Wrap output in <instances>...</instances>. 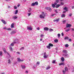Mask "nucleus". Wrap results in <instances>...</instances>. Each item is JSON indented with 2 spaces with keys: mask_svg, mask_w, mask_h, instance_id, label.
I'll return each mask as SVG.
<instances>
[{
  "mask_svg": "<svg viewBox=\"0 0 74 74\" xmlns=\"http://www.w3.org/2000/svg\"><path fill=\"white\" fill-rule=\"evenodd\" d=\"M63 56L65 58H69V55H68L67 54H63Z\"/></svg>",
  "mask_w": 74,
  "mask_h": 74,
  "instance_id": "nucleus-1",
  "label": "nucleus"
},
{
  "mask_svg": "<svg viewBox=\"0 0 74 74\" xmlns=\"http://www.w3.org/2000/svg\"><path fill=\"white\" fill-rule=\"evenodd\" d=\"M71 26V25L70 24H66V27H70Z\"/></svg>",
  "mask_w": 74,
  "mask_h": 74,
  "instance_id": "nucleus-2",
  "label": "nucleus"
},
{
  "mask_svg": "<svg viewBox=\"0 0 74 74\" xmlns=\"http://www.w3.org/2000/svg\"><path fill=\"white\" fill-rule=\"evenodd\" d=\"M1 21L3 23V24H4V25H6L7 24V22L5 21L4 20L2 19L1 20Z\"/></svg>",
  "mask_w": 74,
  "mask_h": 74,
  "instance_id": "nucleus-3",
  "label": "nucleus"
},
{
  "mask_svg": "<svg viewBox=\"0 0 74 74\" xmlns=\"http://www.w3.org/2000/svg\"><path fill=\"white\" fill-rule=\"evenodd\" d=\"M27 30H32V27H30L29 26H27Z\"/></svg>",
  "mask_w": 74,
  "mask_h": 74,
  "instance_id": "nucleus-4",
  "label": "nucleus"
},
{
  "mask_svg": "<svg viewBox=\"0 0 74 74\" xmlns=\"http://www.w3.org/2000/svg\"><path fill=\"white\" fill-rule=\"evenodd\" d=\"M44 30H45L46 31H48L49 30V28L48 27H45L43 29Z\"/></svg>",
  "mask_w": 74,
  "mask_h": 74,
  "instance_id": "nucleus-5",
  "label": "nucleus"
},
{
  "mask_svg": "<svg viewBox=\"0 0 74 74\" xmlns=\"http://www.w3.org/2000/svg\"><path fill=\"white\" fill-rule=\"evenodd\" d=\"M46 9L47 10H48L49 11H51V8H50L47 7L46 8Z\"/></svg>",
  "mask_w": 74,
  "mask_h": 74,
  "instance_id": "nucleus-6",
  "label": "nucleus"
},
{
  "mask_svg": "<svg viewBox=\"0 0 74 74\" xmlns=\"http://www.w3.org/2000/svg\"><path fill=\"white\" fill-rule=\"evenodd\" d=\"M15 41L16 42V43H17V44L19 43V40L18 39H16V40H14V42H15Z\"/></svg>",
  "mask_w": 74,
  "mask_h": 74,
  "instance_id": "nucleus-7",
  "label": "nucleus"
},
{
  "mask_svg": "<svg viewBox=\"0 0 74 74\" xmlns=\"http://www.w3.org/2000/svg\"><path fill=\"white\" fill-rule=\"evenodd\" d=\"M14 24L15 23H13L11 25V28H14Z\"/></svg>",
  "mask_w": 74,
  "mask_h": 74,
  "instance_id": "nucleus-8",
  "label": "nucleus"
},
{
  "mask_svg": "<svg viewBox=\"0 0 74 74\" xmlns=\"http://www.w3.org/2000/svg\"><path fill=\"white\" fill-rule=\"evenodd\" d=\"M16 42L15 41L14 42L11 44L10 45L11 46H14V44H16Z\"/></svg>",
  "mask_w": 74,
  "mask_h": 74,
  "instance_id": "nucleus-9",
  "label": "nucleus"
},
{
  "mask_svg": "<svg viewBox=\"0 0 74 74\" xmlns=\"http://www.w3.org/2000/svg\"><path fill=\"white\" fill-rule=\"evenodd\" d=\"M21 67H22V69H25L26 68V66L25 65H21Z\"/></svg>",
  "mask_w": 74,
  "mask_h": 74,
  "instance_id": "nucleus-10",
  "label": "nucleus"
},
{
  "mask_svg": "<svg viewBox=\"0 0 74 74\" xmlns=\"http://www.w3.org/2000/svg\"><path fill=\"white\" fill-rule=\"evenodd\" d=\"M64 53H68V52H67V51L66 50H63L62 51Z\"/></svg>",
  "mask_w": 74,
  "mask_h": 74,
  "instance_id": "nucleus-11",
  "label": "nucleus"
},
{
  "mask_svg": "<svg viewBox=\"0 0 74 74\" xmlns=\"http://www.w3.org/2000/svg\"><path fill=\"white\" fill-rule=\"evenodd\" d=\"M40 18H45L44 17V16H43L42 15H40Z\"/></svg>",
  "mask_w": 74,
  "mask_h": 74,
  "instance_id": "nucleus-12",
  "label": "nucleus"
},
{
  "mask_svg": "<svg viewBox=\"0 0 74 74\" xmlns=\"http://www.w3.org/2000/svg\"><path fill=\"white\" fill-rule=\"evenodd\" d=\"M17 18H18V17L17 16H13V17L12 19L15 20V19H17Z\"/></svg>",
  "mask_w": 74,
  "mask_h": 74,
  "instance_id": "nucleus-13",
  "label": "nucleus"
},
{
  "mask_svg": "<svg viewBox=\"0 0 74 74\" xmlns=\"http://www.w3.org/2000/svg\"><path fill=\"white\" fill-rule=\"evenodd\" d=\"M49 46H50V47H53V45L52 43H49Z\"/></svg>",
  "mask_w": 74,
  "mask_h": 74,
  "instance_id": "nucleus-14",
  "label": "nucleus"
},
{
  "mask_svg": "<svg viewBox=\"0 0 74 74\" xmlns=\"http://www.w3.org/2000/svg\"><path fill=\"white\" fill-rule=\"evenodd\" d=\"M34 3L35 4V5H38V2L36 1Z\"/></svg>",
  "mask_w": 74,
  "mask_h": 74,
  "instance_id": "nucleus-15",
  "label": "nucleus"
},
{
  "mask_svg": "<svg viewBox=\"0 0 74 74\" xmlns=\"http://www.w3.org/2000/svg\"><path fill=\"white\" fill-rule=\"evenodd\" d=\"M8 64H11V60L10 59H9L8 60Z\"/></svg>",
  "mask_w": 74,
  "mask_h": 74,
  "instance_id": "nucleus-16",
  "label": "nucleus"
},
{
  "mask_svg": "<svg viewBox=\"0 0 74 74\" xmlns=\"http://www.w3.org/2000/svg\"><path fill=\"white\" fill-rule=\"evenodd\" d=\"M68 69H68L67 67H65V71H68Z\"/></svg>",
  "mask_w": 74,
  "mask_h": 74,
  "instance_id": "nucleus-17",
  "label": "nucleus"
},
{
  "mask_svg": "<svg viewBox=\"0 0 74 74\" xmlns=\"http://www.w3.org/2000/svg\"><path fill=\"white\" fill-rule=\"evenodd\" d=\"M61 60L62 62H64V58L63 57H62L61 59Z\"/></svg>",
  "mask_w": 74,
  "mask_h": 74,
  "instance_id": "nucleus-18",
  "label": "nucleus"
},
{
  "mask_svg": "<svg viewBox=\"0 0 74 74\" xmlns=\"http://www.w3.org/2000/svg\"><path fill=\"white\" fill-rule=\"evenodd\" d=\"M18 10H16L14 13L15 15H16V14H18Z\"/></svg>",
  "mask_w": 74,
  "mask_h": 74,
  "instance_id": "nucleus-19",
  "label": "nucleus"
},
{
  "mask_svg": "<svg viewBox=\"0 0 74 74\" xmlns=\"http://www.w3.org/2000/svg\"><path fill=\"white\" fill-rule=\"evenodd\" d=\"M16 33V31H13L11 33V34H14V33Z\"/></svg>",
  "mask_w": 74,
  "mask_h": 74,
  "instance_id": "nucleus-20",
  "label": "nucleus"
},
{
  "mask_svg": "<svg viewBox=\"0 0 74 74\" xmlns=\"http://www.w3.org/2000/svg\"><path fill=\"white\" fill-rule=\"evenodd\" d=\"M64 10H65L66 11H68V10L67 9V8L66 7H65L64 8Z\"/></svg>",
  "mask_w": 74,
  "mask_h": 74,
  "instance_id": "nucleus-21",
  "label": "nucleus"
},
{
  "mask_svg": "<svg viewBox=\"0 0 74 74\" xmlns=\"http://www.w3.org/2000/svg\"><path fill=\"white\" fill-rule=\"evenodd\" d=\"M65 16L66 15H65V14H63L61 15L62 18H65Z\"/></svg>",
  "mask_w": 74,
  "mask_h": 74,
  "instance_id": "nucleus-22",
  "label": "nucleus"
},
{
  "mask_svg": "<svg viewBox=\"0 0 74 74\" xmlns=\"http://www.w3.org/2000/svg\"><path fill=\"white\" fill-rule=\"evenodd\" d=\"M69 45L68 44H66L65 45V47L66 48H68V47H69Z\"/></svg>",
  "mask_w": 74,
  "mask_h": 74,
  "instance_id": "nucleus-23",
  "label": "nucleus"
},
{
  "mask_svg": "<svg viewBox=\"0 0 74 74\" xmlns=\"http://www.w3.org/2000/svg\"><path fill=\"white\" fill-rule=\"evenodd\" d=\"M8 28H7V27H4L3 28V29H4V30H7Z\"/></svg>",
  "mask_w": 74,
  "mask_h": 74,
  "instance_id": "nucleus-24",
  "label": "nucleus"
},
{
  "mask_svg": "<svg viewBox=\"0 0 74 74\" xmlns=\"http://www.w3.org/2000/svg\"><path fill=\"white\" fill-rule=\"evenodd\" d=\"M64 40H69V37L66 36L64 38Z\"/></svg>",
  "mask_w": 74,
  "mask_h": 74,
  "instance_id": "nucleus-25",
  "label": "nucleus"
},
{
  "mask_svg": "<svg viewBox=\"0 0 74 74\" xmlns=\"http://www.w3.org/2000/svg\"><path fill=\"white\" fill-rule=\"evenodd\" d=\"M24 47H22L21 48H20L19 49V50L20 51H21L22 50H23V49H24Z\"/></svg>",
  "mask_w": 74,
  "mask_h": 74,
  "instance_id": "nucleus-26",
  "label": "nucleus"
},
{
  "mask_svg": "<svg viewBox=\"0 0 74 74\" xmlns=\"http://www.w3.org/2000/svg\"><path fill=\"white\" fill-rule=\"evenodd\" d=\"M17 59L18 60V62H21V59H20V58H17Z\"/></svg>",
  "mask_w": 74,
  "mask_h": 74,
  "instance_id": "nucleus-27",
  "label": "nucleus"
},
{
  "mask_svg": "<svg viewBox=\"0 0 74 74\" xmlns=\"http://www.w3.org/2000/svg\"><path fill=\"white\" fill-rule=\"evenodd\" d=\"M3 51H4V53H6V49H5L3 48Z\"/></svg>",
  "mask_w": 74,
  "mask_h": 74,
  "instance_id": "nucleus-28",
  "label": "nucleus"
},
{
  "mask_svg": "<svg viewBox=\"0 0 74 74\" xmlns=\"http://www.w3.org/2000/svg\"><path fill=\"white\" fill-rule=\"evenodd\" d=\"M70 29H66L65 30V32H69V31H70Z\"/></svg>",
  "mask_w": 74,
  "mask_h": 74,
  "instance_id": "nucleus-29",
  "label": "nucleus"
},
{
  "mask_svg": "<svg viewBox=\"0 0 74 74\" xmlns=\"http://www.w3.org/2000/svg\"><path fill=\"white\" fill-rule=\"evenodd\" d=\"M55 42H58V39H55L54 40Z\"/></svg>",
  "mask_w": 74,
  "mask_h": 74,
  "instance_id": "nucleus-30",
  "label": "nucleus"
},
{
  "mask_svg": "<svg viewBox=\"0 0 74 74\" xmlns=\"http://www.w3.org/2000/svg\"><path fill=\"white\" fill-rule=\"evenodd\" d=\"M51 5L53 8H55V5L54 4H52Z\"/></svg>",
  "mask_w": 74,
  "mask_h": 74,
  "instance_id": "nucleus-31",
  "label": "nucleus"
},
{
  "mask_svg": "<svg viewBox=\"0 0 74 74\" xmlns=\"http://www.w3.org/2000/svg\"><path fill=\"white\" fill-rule=\"evenodd\" d=\"M56 62V60H53L52 62V63H53L54 64L55 63V62Z\"/></svg>",
  "mask_w": 74,
  "mask_h": 74,
  "instance_id": "nucleus-32",
  "label": "nucleus"
},
{
  "mask_svg": "<svg viewBox=\"0 0 74 74\" xmlns=\"http://www.w3.org/2000/svg\"><path fill=\"white\" fill-rule=\"evenodd\" d=\"M59 65H60V66H62V65H64V63H60L59 64Z\"/></svg>",
  "mask_w": 74,
  "mask_h": 74,
  "instance_id": "nucleus-33",
  "label": "nucleus"
},
{
  "mask_svg": "<svg viewBox=\"0 0 74 74\" xmlns=\"http://www.w3.org/2000/svg\"><path fill=\"white\" fill-rule=\"evenodd\" d=\"M60 5L58 4L56 5V8H58V7H60Z\"/></svg>",
  "mask_w": 74,
  "mask_h": 74,
  "instance_id": "nucleus-34",
  "label": "nucleus"
},
{
  "mask_svg": "<svg viewBox=\"0 0 74 74\" xmlns=\"http://www.w3.org/2000/svg\"><path fill=\"white\" fill-rule=\"evenodd\" d=\"M47 47L48 48V49H51V47H50L49 46H47Z\"/></svg>",
  "mask_w": 74,
  "mask_h": 74,
  "instance_id": "nucleus-35",
  "label": "nucleus"
},
{
  "mask_svg": "<svg viewBox=\"0 0 74 74\" xmlns=\"http://www.w3.org/2000/svg\"><path fill=\"white\" fill-rule=\"evenodd\" d=\"M51 69V67L49 66L46 68V70H49V69Z\"/></svg>",
  "mask_w": 74,
  "mask_h": 74,
  "instance_id": "nucleus-36",
  "label": "nucleus"
},
{
  "mask_svg": "<svg viewBox=\"0 0 74 74\" xmlns=\"http://www.w3.org/2000/svg\"><path fill=\"white\" fill-rule=\"evenodd\" d=\"M35 5V4H34V3H32L31 4L32 6H34Z\"/></svg>",
  "mask_w": 74,
  "mask_h": 74,
  "instance_id": "nucleus-37",
  "label": "nucleus"
},
{
  "mask_svg": "<svg viewBox=\"0 0 74 74\" xmlns=\"http://www.w3.org/2000/svg\"><path fill=\"white\" fill-rule=\"evenodd\" d=\"M49 31H50V32H52V31H53V30L51 29H49Z\"/></svg>",
  "mask_w": 74,
  "mask_h": 74,
  "instance_id": "nucleus-38",
  "label": "nucleus"
},
{
  "mask_svg": "<svg viewBox=\"0 0 74 74\" xmlns=\"http://www.w3.org/2000/svg\"><path fill=\"white\" fill-rule=\"evenodd\" d=\"M47 57H48V56H46V55L44 56H43V58H47Z\"/></svg>",
  "mask_w": 74,
  "mask_h": 74,
  "instance_id": "nucleus-39",
  "label": "nucleus"
},
{
  "mask_svg": "<svg viewBox=\"0 0 74 74\" xmlns=\"http://www.w3.org/2000/svg\"><path fill=\"white\" fill-rule=\"evenodd\" d=\"M64 5V3L63 2H61V3H60V5Z\"/></svg>",
  "mask_w": 74,
  "mask_h": 74,
  "instance_id": "nucleus-40",
  "label": "nucleus"
},
{
  "mask_svg": "<svg viewBox=\"0 0 74 74\" xmlns=\"http://www.w3.org/2000/svg\"><path fill=\"white\" fill-rule=\"evenodd\" d=\"M66 20H64L63 22V23L64 24L65 23H66Z\"/></svg>",
  "mask_w": 74,
  "mask_h": 74,
  "instance_id": "nucleus-41",
  "label": "nucleus"
},
{
  "mask_svg": "<svg viewBox=\"0 0 74 74\" xmlns=\"http://www.w3.org/2000/svg\"><path fill=\"white\" fill-rule=\"evenodd\" d=\"M3 55V53H2V51L0 52V56H2Z\"/></svg>",
  "mask_w": 74,
  "mask_h": 74,
  "instance_id": "nucleus-42",
  "label": "nucleus"
},
{
  "mask_svg": "<svg viewBox=\"0 0 74 74\" xmlns=\"http://www.w3.org/2000/svg\"><path fill=\"white\" fill-rule=\"evenodd\" d=\"M62 73H63V74H65V71H64V70H62Z\"/></svg>",
  "mask_w": 74,
  "mask_h": 74,
  "instance_id": "nucleus-43",
  "label": "nucleus"
},
{
  "mask_svg": "<svg viewBox=\"0 0 74 74\" xmlns=\"http://www.w3.org/2000/svg\"><path fill=\"white\" fill-rule=\"evenodd\" d=\"M6 53H7V54H8V55H9V56L10 57H11V56L10 55L9 53H8V52H6Z\"/></svg>",
  "mask_w": 74,
  "mask_h": 74,
  "instance_id": "nucleus-44",
  "label": "nucleus"
},
{
  "mask_svg": "<svg viewBox=\"0 0 74 74\" xmlns=\"http://www.w3.org/2000/svg\"><path fill=\"white\" fill-rule=\"evenodd\" d=\"M6 53H7V54H8V55H9V56L10 57H11V56L10 55L9 53H8V52H6Z\"/></svg>",
  "mask_w": 74,
  "mask_h": 74,
  "instance_id": "nucleus-45",
  "label": "nucleus"
},
{
  "mask_svg": "<svg viewBox=\"0 0 74 74\" xmlns=\"http://www.w3.org/2000/svg\"><path fill=\"white\" fill-rule=\"evenodd\" d=\"M14 9H17V7H16V5L14 6Z\"/></svg>",
  "mask_w": 74,
  "mask_h": 74,
  "instance_id": "nucleus-46",
  "label": "nucleus"
},
{
  "mask_svg": "<svg viewBox=\"0 0 74 74\" xmlns=\"http://www.w3.org/2000/svg\"><path fill=\"white\" fill-rule=\"evenodd\" d=\"M10 49L11 50V51H12V48L11 47H10Z\"/></svg>",
  "mask_w": 74,
  "mask_h": 74,
  "instance_id": "nucleus-47",
  "label": "nucleus"
},
{
  "mask_svg": "<svg viewBox=\"0 0 74 74\" xmlns=\"http://www.w3.org/2000/svg\"><path fill=\"white\" fill-rule=\"evenodd\" d=\"M57 35L58 37H60V34H58Z\"/></svg>",
  "mask_w": 74,
  "mask_h": 74,
  "instance_id": "nucleus-48",
  "label": "nucleus"
},
{
  "mask_svg": "<svg viewBox=\"0 0 74 74\" xmlns=\"http://www.w3.org/2000/svg\"><path fill=\"white\" fill-rule=\"evenodd\" d=\"M7 30H11V29L10 28H8Z\"/></svg>",
  "mask_w": 74,
  "mask_h": 74,
  "instance_id": "nucleus-49",
  "label": "nucleus"
},
{
  "mask_svg": "<svg viewBox=\"0 0 74 74\" xmlns=\"http://www.w3.org/2000/svg\"><path fill=\"white\" fill-rule=\"evenodd\" d=\"M37 64H38V65H39L40 64V62H37Z\"/></svg>",
  "mask_w": 74,
  "mask_h": 74,
  "instance_id": "nucleus-50",
  "label": "nucleus"
},
{
  "mask_svg": "<svg viewBox=\"0 0 74 74\" xmlns=\"http://www.w3.org/2000/svg\"><path fill=\"white\" fill-rule=\"evenodd\" d=\"M57 11H58V10H55V12H56V14H58V12Z\"/></svg>",
  "mask_w": 74,
  "mask_h": 74,
  "instance_id": "nucleus-51",
  "label": "nucleus"
},
{
  "mask_svg": "<svg viewBox=\"0 0 74 74\" xmlns=\"http://www.w3.org/2000/svg\"><path fill=\"white\" fill-rule=\"evenodd\" d=\"M59 18L56 19V22H59Z\"/></svg>",
  "mask_w": 74,
  "mask_h": 74,
  "instance_id": "nucleus-52",
  "label": "nucleus"
},
{
  "mask_svg": "<svg viewBox=\"0 0 74 74\" xmlns=\"http://www.w3.org/2000/svg\"><path fill=\"white\" fill-rule=\"evenodd\" d=\"M28 14V16H30V15H31V14H32V13H29Z\"/></svg>",
  "mask_w": 74,
  "mask_h": 74,
  "instance_id": "nucleus-53",
  "label": "nucleus"
},
{
  "mask_svg": "<svg viewBox=\"0 0 74 74\" xmlns=\"http://www.w3.org/2000/svg\"><path fill=\"white\" fill-rule=\"evenodd\" d=\"M72 15V14H69V16H71Z\"/></svg>",
  "mask_w": 74,
  "mask_h": 74,
  "instance_id": "nucleus-54",
  "label": "nucleus"
},
{
  "mask_svg": "<svg viewBox=\"0 0 74 74\" xmlns=\"http://www.w3.org/2000/svg\"><path fill=\"white\" fill-rule=\"evenodd\" d=\"M72 72H74V67H73V69H72Z\"/></svg>",
  "mask_w": 74,
  "mask_h": 74,
  "instance_id": "nucleus-55",
  "label": "nucleus"
},
{
  "mask_svg": "<svg viewBox=\"0 0 74 74\" xmlns=\"http://www.w3.org/2000/svg\"><path fill=\"white\" fill-rule=\"evenodd\" d=\"M62 36H64V34H63V33H62L61 34Z\"/></svg>",
  "mask_w": 74,
  "mask_h": 74,
  "instance_id": "nucleus-56",
  "label": "nucleus"
},
{
  "mask_svg": "<svg viewBox=\"0 0 74 74\" xmlns=\"http://www.w3.org/2000/svg\"><path fill=\"white\" fill-rule=\"evenodd\" d=\"M56 50L58 51V47H56Z\"/></svg>",
  "mask_w": 74,
  "mask_h": 74,
  "instance_id": "nucleus-57",
  "label": "nucleus"
},
{
  "mask_svg": "<svg viewBox=\"0 0 74 74\" xmlns=\"http://www.w3.org/2000/svg\"><path fill=\"white\" fill-rule=\"evenodd\" d=\"M66 11H64L63 12V14H65V13H66Z\"/></svg>",
  "mask_w": 74,
  "mask_h": 74,
  "instance_id": "nucleus-58",
  "label": "nucleus"
},
{
  "mask_svg": "<svg viewBox=\"0 0 74 74\" xmlns=\"http://www.w3.org/2000/svg\"><path fill=\"white\" fill-rule=\"evenodd\" d=\"M56 3H58V2H59V0H56Z\"/></svg>",
  "mask_w": 74,
  "mask_h": 74,
  "instance_id": "nucleus-59",
  "label": "nucleus"
},
{
  "mask_svg": "<svg viewBox=\"0 0 74 74\" xmlns=\"http://www.w3.org/2000/svg\"><path fill=\"white\" fill-rule=\"evenodd\" d=\"M24 60L22 59V60H21V61L20 62H23L24 61Z\"/></svg>",
  "mask_w": 74,
  "mask_h": 74,
  "instance_id": "nucleus-60",
  "label": "nucleus"
},
{
  "mask_svg": "<svg viewBox=\"0 0 74 74\" xmlns=\"http://www.w3.org/2000/svg\"><path fill=\"white\" fill-rule=\"evenodd\" d=\"M54 4V5H56V4H57V3L55 2Z\"/></svg>",
  "mask_w": 74,
  "mask_h": 74,
  "instance_id": "nucleus-61",
  "label": "nucleus"
},
{
  "mask_svg": "<svg viewBox=\"0 0 74 74\" xmlns=\"http://www.w3.org/2000/svg\"><path fill=\"white\" fill-rule=\"evenodd\" d=\"M25 73H28V71H26L25 72Z\"/></svg>",
  "mask_w": 74,
  "mask_h": 74,
  "instance_id": "nucleus-62",
  "label": "nucleus"
},
{
  "mask_svg": "<svg viewBox=\"0 0 74 74\" xmlns=\"http://www.w3.org/2000/svg\"><path fill=\"white\" fill-rule=\"evenodd\" d=\"M69 41H71V39H69Z\"/></svg>",
  "mask_w": 74,
  "mask_h": 74,
  "instance_id": "nucleus-63",
  "label": "nucleus"
},
{
  "mask_svg": "<svg viewBox=\"0 0 74 74\" xmlns=\"http://www.w3.org/2000/svg\"><path fill=\"white\" fill-rule=\"evenodd\" d=\"M37 30H40V28L38 27V28H37Z\"/></svg>",
  "mask_w": 74,
  "mask_h": 74,
  "instance_id": "nucleus-64",
  "label": "nucleus"
}]
</instances>
